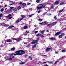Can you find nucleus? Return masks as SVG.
Listing matches in <instances>:
<instances>
[{"label": "nucleus", "mask_w": 66, "mask_h": 66, "mask_svg": "<svg viewBox=\"0 0 66 66\" xmlns=\"http://www.w3.org/2000/svg\"><path fill=\"white\" fill-rule=\"evenodd\" d=\"M38 20H39V21H42V20H42V19L40 18V19H38Z\"/></svg>", "instance_id": "nucleus-22"}, {"label": "nucleus", "mask_w": 66, "mask_h": 66, "mask_svg": "<svg viewBox=\"0 0 66 66\" xmlns=\"http://www.w3.org/2000/svg\"><path fill=\"white\" fill-rule=\"evenodd\" d=\"M15 50V48H11V51H12L13 50Z\"/></svg>", "instance_id": "nucleus-23"}, {"label": "nucleus", "mask_w": 66, "mask_h": 66, "mask_svg": "<svg viewBox=\"0 0 66 66\" xmlns=\"http://www.w3.org/2000/svg\"><path fill=\"white\" fill-rule=\"evenodd\" d=\"M6 6H7V5H5L4 6V7H6Z\"/></svg>", "instance_id": "nucleus-56"}, {"label": "nucleus", "mask_w": 66, "mask_h": 66, "mask_svg": "<svg viewBox=\"0 0 66 66\" xmlns=\"http://www.w3.org/2000/svg\"><path fill=\"white\" fill-rule=\"evenodd\" d=\"M57 22H54L53 23H52V26H53V25H55V24Z\"/></svg>", "instance_id": "nucleus-9"}, {"label": "nucleus", "mask_w": 66, "mask_h": 66, "mask_svg": "<svg viewBox=\"0 0 66 66\" xmlns=\"http://www.w3.org/2000/svg\"><path fill=\"white\" fill-rule=\"evenodd\" d=\"M60 32H57V33L55 34V35H58L60 34Z\"/></svg>", "instance_id": "nucleus-10"}, {"label": "nucleus", "mask_w": 66, "mask_h": 66, "mask_svg": "<svg viewBox=\"0 0 66 66\" xmlns=\"http://www.w3.org/2000/svg\"><path fill=\"white\" fill-rule=\"evenodd\" d=\"M40 0H37L36 1V2L37 3H38V2H39L40 1Z\"/></svg>", "instance_id": "nucleus-26"}, {"label": "nucleus", "mask_w": 66, "mask_h": 66, "mask_svg": "<svg viewBox=\"0 0 66 66\" xmlns=\"http://www.w3.org/2000/svg\"><path fill=\"white\" fill-rule=\"evenodd\" d=\"M59 2L58 1H56L55 3V5H57L59 4Z\"/></svg>", "instance_id": "nucleus-6"}, {"label": "nucleus", "mask_w": 66, "mask_h": 66, "mask_svg": "<svg viewBox=\"0 0 66 66\" xmlns=\"http://www.w3.org/2000/svg\"><path fill=\"white\" fill-rule=\"evenodd\" d=\"M13 40H16L15 38H13Z\"/></svg>", "instance_id": "nucleus-38"}, {"label": "nucleus", "mask_w": 66, "mask_h": 66, "mask_svg": "<svg viewBox=\"0 0 66 66\" xmlns=\"http://www.w3.org/2000/svg\"><path fill=\"white\" fill-rule=\"evenodd\" d=\"M12 18V17H10L9 18V19H11V18Z\"/></svg>", "instance_id": "nucleus-48"}, {"label": "nucleus", "mask_w": 66, "mask_h": 66, "mask_svg": "<svg viewBox=\"0 0 66 66\" xmlns=\"http://www.w3.org/2000/svg\"><path fill=\"white\" fill-rule=\"evenodd\" d=\"M27 28H28L27 26H25L24 27L23 29H26Z\"/></svg>", "instance_id": "nucleus-13"}, {"label": "nucleus", "mask_w": 66, "mask_h": 66, "mask_svg": "<svg viewBox=\"0 0 66 66\" xmlns=\"http://www.w3.org/2000/svg\"><path fill=\"white\" fill-rule=\"evenodd\" d=\"M44 5L43 4H40L37 7V10H40L42 8L43 6Z\"/></svg>", "instance_id": "nucleus-2"}, {"label": "nucleus", "mask_w": 66, "mask_h": 66, "mask_svg": "<svg viewBox=\"0 0 66 66\" xmlns=\"http://www.w3.org/2000/svg\"><path fill=\"white\" fill-rule=\"evenodd\" d=\"M27 5H29V4H31V3H28L27 4Z\"/></svg>", "instance_id": "nucleus-46"}, {"label": "nucleus", "mask_w": 66, "mask_h": 66, "mask_svg": "<svg viewBox=\"0 0 66 66\" xmlns=\"http://www.w3.org/2000/svg\"><path fill=\"white\" fill-rule=\"evenodd\" d=\"M45 66H48V65L47 64H46L45 65Z\"/></svg>", "instance_id": "nucleus-63"}, {"label": "nucleus", "mask_w": 66, "mask_h": 66, "mask_svg": "<svg viewBox=\"0 0 66 66\" xmlns=\"http://www.w3.org/2000/svg\"><path fill=\"white\" fill-rule=\"evenodd\" d=\"M12 28V27L11 26H10L8 28V29H11Z\"/></svg>", "instance_id": "nucleus-37"}, {"label": "nucleus", "mask_w": 66, "mask_h": 66, "mask_svg": "<svg viewBox=\"0 0 66 66\" xmlns=\"http://www.w3.org/2000/svg\"><path fill=\"white\" fill-rule=\"evenodd\" d=\"M50 39L51 40H54L55 39V38H51Z\"/></svg>", "instance_id": "nucleus-20"}, {"label": "nucleus", "mask_w": 66, "mask_h": 66, "mask_svg": "<svg viewBox=\"0 0 66 66\" xmlns=\"http://www.w3.org/2000/svg\"><path fill=\"white\" fill-rule=\"evenodd\" d=\"M44 23L45 24H48V22H47V21H45L44 22Z\"/></svg>", "instance_id": "nucleus-31"}, {"label": "nucleus", "mask_w": 66, "mask_h": 66, "mask_svg": "<svg viewBox=\"0 0 66 66\" xmlns=\"http://www.w3.org/2000/svg\"><path fill=\"white\" fill-rule=\"evenodd\" d=\"M37 42V40L33 41L31 43L32 44H36Z\"/></svg>", "instance_id": "nucleus-4"}, {"label": "nucleus", "mask_w": 66, "mask_h": 66, "mask_svg": "<svg viewBox=\"0 0 66 66\" xmlns=\"http://www.w3.org/2000/svg\"><path fill=\"white\" fill-rule=\"evenodd\" d=\"M19 22V20L18 19L16 21V23H18V22Z\"/></svg>", "instance_id": "nucleus-43"}, {"label": "nucleus", "mask_w": 66, "mask_h": 66, "mask_svg": "<svg viewBox=\"0 0 66 66\" xmlns=\"http://www.w3.org/2000/svg\"><path fill=\"white\" fill-rule=\"evenodd\" d=\"M54 6H53V5H52L51 6V9H52V8Z\"/></svg>", "instance_id": "nucleus-32"}, {"label": "nucleus", "mask_w": 66, "mask_h": 66, "mask_svg": "<svg viewBox=\"0 0 66 66\" xmlns=\"http://www.w3.org/2000/svg\"><path fill=\"white\" fill-rule=\"evenodd\" d=\"M12 55H13V54H11V55H10V56H11V57H12Z\"/></svg>", "instance_id": "nucleus-59"}, {"label": "nucleus", "mask_w": 66, "mask_h": 66, "mask_svg": "<svg viewBox=\"0 0 66 66\" xmlns=\"http://www.w3.org/2000/svg\"><path fill=\"white\" fill-rule=\"evenodd\" d=\"M23 43H24V44H25V45H27V43H26V42H24V43H23Z\"/></svg>", "instance_id": "nucleus-49"}, {"label": "nucleus", "mask_w": 66, "mask_h": 66, "mask_svg": "<svg viewBox=\"0 0 66 66\" xmlns=\"http://www.w3.org/2000/svg\"><path fill=\"white\" fill-rule=\"evenodd\" d=\"M65 3L64 2H61L60 3V5H62L63 4H64Z\"/></svg>", "instance_id": "nucleus-17"}, {"label": "nucleus", "mask_w": 66, "mask_h": 66, "mask_svg": "<svg viewBox=\"0 0 66 66\" xmlns=\"http://www.w3.org/2000/svg\"><path fill=\"white\" fill-rule=\"evenodd\" d=\"M59 37L60 38H61L62 37V35H60L59 36Z\"/></svg>", "instance_id": "nucleus-18"}, {"label": "nucleus", "mask_w": 66, "mask_h": 66, "mask_svg": "<svg viewBox=\"0 0 66 66\" xmlns=\"http://www.w3.org/2000/svg\"><path fill=\"white\" fill-rule=\"evenodd\" d=\"M40 10H39V11H38V13H40Z\"/></svg>", "instance_id": "nucleus-51"}, {"label": "nucleus", "mask_w": 66, "mask_h": 66, "mask_svg": "<svg viewBox=\"0 0 66 66\" xmlns=\"http://www.w3.org/2000/svg\"><path fill=\"white\" fill-rule=\"evenodd\" d=\"M25 62H22V63H20V64H25Z\"/></svg>", "instance_id": "nucleus-29"}, {"label": "nucleus", "mask_w": 66, "mask_h": 66, "mask_svg": "<svg viewBox=\"0 0 66 66\" xmlns=\"http://www.w3.org/2000/svg\"><path fill=\"white\" fill-rule=\"evenodd\" d=\"M47 63V62H44L42 63V64H46Z\"/></svg>", "instance_id": "nucleus-19"}, {"label": "nucleus", "mask_w": 66, "mask_h": 66, "mask_svg": "<svg viewBox=\"0 0 66 66\" xmlns=\"http://www.w3.org/2000/svg\"><path fill=\"white\" fill-rule=\"evenodd\" d=\"M33 15H34V14H31V15H28V16L29 17H32V16H33Z\"/></svg>", "instance_id": "nucleus-16"}, {"label": "nucleus", "mask_w": 66, "mask_h": 66, "mask_svg": "<svg viewBox=\"0 0 66 66\" xmlns=\"http://www.w3.org/2000/svg\"><path fill=\"white\" fill-rule=\"evenodd\" d=\"M52 25V24H49L48 25V26H51Z\"/></svg>", "instance_id": "nucleus-33"}, {"label": "nucleus", "mask_w": 66, "mask_h": 66, "mask_svg": "<svg viewBox=\"0 0 66 66\" xmlns=\"http://www.w3.org/2000/svg\"><path fill=\"white\" fill-rule=\"evenodd\" d=\"M62 11H63V10H60L59 12H62Z\"/></svg>", "instance_id": "nucleus-39"}, {"label": "nucleus", "mask_w": 66, "mask_h": 66, "mask_svg": "<svg viewBox=\"0 0 66 66\" xmlns=\"http://www.w3.org/2000/svg\"><path fill=\"white\" fill-rule=\"evenodd\" d=\"M58 61H56L55 62L54 64H56V63H57Z\"/></svg>", "instance_id": "nucleus-42"}, {"label": "nucleus", "mask_w": 66, "mask_h": 66, "mask_svg": "<svg viewBox=\"0 0 66 66\" xmlns=\"http://www.w3.org/2000/svg\"><path fill=\"white\" fill-rule=\"evenodd\" d=\"M11 27H14V26L12 25Z\"/></svg>", "instance_id": "nucleus-61"}, {"label": "nucleus", "mask_w": 66, "mask_h": 66, "mask_svg": "<svg viewBox=\"0 0 66 66\" xmlns=\"http://www.w3.org/2000/svg\"><path fill=\"white\" fill-rule=\"evenodd\" d=\"M24 53H25V52L24 51L20 50L17 51L14 53V55H21Z\"/></svg>", "instance_id": "nucleus-1"}, {"label": "nucleus", "mask_w": 66, "mask_h": 66, "mask_svg": "<svg viewBox=\"0 0 66 66\" xmlns=\"http://www.w3.org/2000/svg\"><path fill=\"white\" fill-rule=\"evenodd\" d=\"M46 14V13H43V15H45V14Z\"/></svg>", "instance_id": "nucleus-62"}, {"label": "nucleus", "mask_w": 66, "mask_h": 66, "mask_svg": "<svg viewBox=\"0 0 66 66\" xmlns=\"http://www.w3.org/2000/svg\"><path fill=\"white\" fill-rule=\"evenodd\" d=\"M62 35V36H64V35H65V34L63 33L62 34H61Z\"/></svg>", "instance_id": "nucleus-36"}, {"label": "nucleus", "mask_w": 66, "mask_h": 66, "mask_svg": "<svg viewBox=\"0 0 66 66\" xmlns=\"http://www.w3.org/2000/svg\"><path fill=\"white\" fill-rule=\"evenodd\" d=\"M13 4H10L9 5L11 6L12 5H13Z\"/></svg>", "instance_id": "nucleus-54"}, {"label": "nucleus", "mask_w": 66, "mask_h": 66, "mask_svg": "<svg viewBox=\"0 0 66 66\" xmlns=\"http://www.w3.org/2000/svg\"><path fill=\"white\" fill-rule=\"evenodd\" d=\"M36 36H41V34H39L36 35Z\"/></svg>", "instance_id": "nucleus-12"}, {"label": "nucleus", "mask_w": 66, "mask_h": 66, "mask_svg": "<svg viewBox=\"0 0 66 66\" xmlns=\"http://www.w3.org/2000/svg\"><path fill=\"white\" fill-rule=\"evenodd\" d=\"M54 18H55V19H56V16H54Z\"/></svg>", "instance_id": "nucleus-53"}, {"label": "nucleus", "mask_w": 66, "mask_h": 66, "mask_svg": "<svg viewBox=\"0 0 66 66\" xmlns=\"http://www.w3.org/2000/svg\"><path fill=\"white\" fill-rule=\"evenodd\" d=\"M45 31H44V30H43V31H42L41 32V33H42V34H43V33H44V32Z\"/></svg>", "instance_id": "nucleus-41"}, {"label": "nucleus", "mask_w": 66, "mask_h": 66, "mask_svg": "<svg viewBox=\"0 0 66 66\" xmlns=\"http://www.w3.org/2000/svg\"><path fill=\"white\" fill-rule=\"evenodd\" d=\"M37 32H38V31H35V33H37Z\"/></svg>", "instance_id": "nucleus-58"}, {"label": "nucleus", "mask_w": 66, "mask_h": 66, "mask_svg": "<svg viewBox=\"0 0 66 66\" xmlns=\"http://www.w3.org/2000/svg\"><path fill=\"white\" fill-rule=\"evenodd\" d=\"M29 33V31H27L26 32V33Z\"/></svg>", "instance_id": "nucleus-50"}, {"label": "nucleus", "mask_w": 66, "mask_h": 66, "mask_svg": "<svg viewBox=\"0 0 66 66\" xmlns=\"http://www.w3.org/2000/svg\"><path fill=\"white\" fill-rule=\"evenodd\" d=\"M40 36L41 37H42V38L44 37V35H41V36Z\"/></svg>", "instance_id": "nucleus-35"}, {"label": "nucleus", "mask_w": 66, "mask_h": 66, "mask_svg": "<svg viewBox=\"0 0 66 66\" xmlns=\"http://www.w3.org/2000/svg\"><path fill=\"white\" fill-rule=\"evenodd\" d=\"M38 29V28L37 27V28H35V29H36V30H37V29Z\"/></svg>", "instance_id": "nucleus-52"}, {"label": "nucleus", "mask_w": 66, "mask_h": 66, "mask_svg": "<svg viewBox=\"0 0 66 66\" xmlns=\"http://www.w3.org/2000/svg\"><path fill=\"white\" fill-rule=\"evenodd\" d=\"M36 47V45L35 44L32 46V48H35Z\"/></svg>", "instance_id": "nucleus-11"}, {"label": "nucleus", "mask_w": 66, "mask_h": 66, "mask_svg": "<svg viewBox=\"0 0 66 66\" xmlns=\"http://www.w3.org/2000/svg\"><path fill=\"white\" fill-rule=\"evenodd\" d=\"M7 42H9V43H10V42H12V41L10 40V39H9L8 40H7Z\"/></svg>", "instance_id": "nucleus-14"}, {"label": "nucleus", "mask_w": 66, "mask_h": 66, "mask_svg": "<svg viewBox=\"0 0 66 66\" xmlns=\"http://www.w3.org/2000/svg\"><path fill=\"white\" fill-rule=\"evenodd\" d=\"M50 64H52V62H49Z\"/></svg>", "instance_id": "nucleus-64"}, {"label": "nucleus", "mask_w": 66, "mask_h": 66, "mask_svg": "<svg viewBox=\"0 0 66 66\" xmlns=\"http://www.w3.org/2000/svg\"><path fill=\"white\" fill-rule=\"evenodd\" d=\"M61 52H65V50H62L61 51Z\"/></svg>", "instance_id": "nucleus-34"}, {"label": "nucleus", "mask_w": 66, "mask_h": 66, "mask_svg": "<svg viewBox=\"0 0 66 66\" xmlns=\"http://www.w3.org/2000/svg\"><path fill=\"white\" fill-rule=\"evenodd\" d=\"M4 11V9L3 8H2L0 10V12H3Z\"/></svg>", "instance_id": "nucleus-15"}, {"label": "nucleus", "mask_w": 66, "mask_h": 66, "mask_svg": "<svg viewBox=\"0 0 66 66\" xmlns=\"http://www.w3.org/2000/svg\"><path fill=\"white\" fill-rule=\"evenodd\" d=\"M20 40H21V39L20 38H19L18 39L17 42H19Z\"/></svg>", "instance_id": "nucleus-24"}, {"label": "nucleus", "mask_w": 66, "mask_h": 66, "mask_svg": "<svg viewBox=\"0 0 66 66\" xmlns=\"http://www.w3.org/2000/svg\"><path fill=\"white\" fill-rule=\"evenodd\" d=\"M51 49V48H48L46 50V51H48L50 50Z\"/></svg>", "instance_id": "nucleus-8"}, {"label": "nucleus", "mask_w": 66, "mask_h": 66, "mask_svg": "<svg viewBox=\"0 0 66 66\" xmlns=\"http://www.w3.org/2000/svg\"><path fill=\"white\" fill-rule=\"evenodd\" d=\"M1 25H2V26L5 27H8V26H9V25L5 24V23H2L1 24Z\"/></svg>", "instance_id": "nucleus-3"}, {"label": "nucleus", "mask_w": 66, "mask_h": 66, "mask_svg": "<svg viewBox=\"0 0 66 66\" xmlns=\"http://www.w3.org/2000/svg\"><path fill=\"white\" fill-rule=\"evenodd\" d=\"M14 57V56H12V57H10V58H9L8 59H7V60H10V61H11L12 60V59H13Z\"/></svg>", "instance_id": "nucleus-5"}, {"label": "nucleus", "mask_w": 66, "mask_h": 66, "mask_svg": "<svg viewBox=\"0 0 66 66\" xmlns=\"http://www.w3.org/2000/svg\"><path fill=\"white\" fill-rule=\"evenodd\" d=\"M24 15H21V17H22V18L20 20V21L21 20H22L23 19V18H24Z\"/></svg>", "instance_id": "nucleus-7"}, {"label": "nucleus", "mask_w": 66, "mask_h": 66, "mask_svg": "<svg viewBox=\"0 0 66 66\" xmlns=\"http://www.w3.org/2000/svg\"><path fill=\"white\" fill-rule=\"evenodd\" d=\"M29 10H30L31 11V10H32V8L29 9Z\"/></svg>", "instance_id": "nucleus-60"}, {"label": "nucleus", "mask_w": 66, "mask_h": 66, "mask_svg": "<svg viewBox=\"0 0 66 66\" xmlns=\"http://www.w3.org/2000/svg\"><path fill=\"white\" fill-rule=\"evenodd\" d=\"M39 24H42L43 23H39Z\"/></svg>", "instance_id": "nucleus-55"}, {"label": "nucleus", "mask_w": 66, "mask_h": 66, "mask_svg": "<svg viewBox=\"0 0 66 66\" xmlns=\"http://www.w3.org/2000/svg\"><path fill=\"white\" fill-rule=\"evenodd\" d=\"M2 16V14H0V17H1Z\"/></svg>", "instance_id": "nucleus-44"}, {"label": "nucleus", "mask_w": 66, "mask_h": 66, "mask_svg": "<svg viewBox=\"0 0 66 66\" xmlns=\"http://www.w3.org/2000/svg\"><path fill=\"white\" fill-rule=\"evenodd\" d=\"M11 3H13V4H16V3L15 2H14L13 1H12Z\"/></svg>", "instance_id": "nucleus-28"}, {"label": "nucleus", "mask_w": 66, "mask_h": 66, "mask_svg": "<svg viewBox=\"0 0 66 66\" xmlns=\"http://www.w3.org/2000/svg\"><path fill=\"white\" fill-rule=\"evenodd\" d=\"M22 3V2H20L19 3V4H20V5H21V4Z\"/></svg>", "instance_id": "nucleus-47"}, {"label": "nucleus", "mask_w": 66, "mask_h": 66, "mask_svg": "<svg viewBox=\"0 0 66 66\" xmlns=\"http://www.w3.org/2000/svg\"><path fill=\"white\" fill-rule=\"evenodd\" d=\"M21 9V7L20 6L18 7L17 8L18 10H20Z\"/></svg>", "instance_id": "nucleus-25"}, {"label": "nucleus", "mask_w": 66, "mask_h": 66, "mask_svg": "<svg viewBox=\"0 0 66 66\" xmlns=\"http://www.w3.org/2000/svg\"><path fill=\"white\" fill-rule=\"evenodd\" d=\"M17 11V9H13V11L14 12H16V11Z\"/></svg>", "instance_id": "nucleus-21"}, {"label": "nucleus", "mask_w": 66, "mask_h": 66, "mask_svg": "<svg viewBox=\"0 0 66 66\" xmlns=\"http://www.w3.org/2000/svg\"><path fill=\"white\" fill-rule=\"evenodd\" d=\"M26 5V4L25 3H24L22 4V5L23 6H25Z\"/></svg>", "instance_id": "nucleus-27"}, {"label": "nucleus", "mask_w": 66, "mask_h": 66, "mask_svg": "<svg viewBox=\"0 0 66 66\" xmlns=\"http://www.w3.org/2000/svg\"><path fill=\"white\" fill-rule=\"evenodd\" d=\"M14 8V7H10V9H13Z\"/></svg>", "instance_id": "nucleus-30"}, {"label": "nucleus", "mask_w": 66, "mask_h": 66, "mask_svg": "<svg viewBox=\"0 0 66 66\" xmlns=\"http://www.w3.org/2000/svg\"><path fill=\"white\" fill-rule=\"evenodd\" d=\"M8 16L9 17H10V16H11V14H9Z\"/></svg>", "instance_id": "nucleus-45"}, {"label": "nucleus", "mask_w": 66, "mask_h": 66, "mask_svg": "<svg viewBox=\"0 0 66 66\" xmlns=\"http://www.w3.org/2000/svg\"><path fill=\"white\" fill-rule=\"evenodd\" d=\"M35 27H38V26L36 25H35L34 26Z\"/></svg>", "instance_id": "nucleus-40"}, {"label": "nucleus", "mask_w": 66, "mask_h": 66, "mask_svg": "<svg viewBox=\"0 0 66 66\" xmlns=\"http://www.w3.org/2000/svg\"><path fill=\"white\" fill-rule=\"evenodd\" d=\"M37 40H39V38H37Z\"/></svg>", "instance_id": "nucleus-57"}]
</instances>
